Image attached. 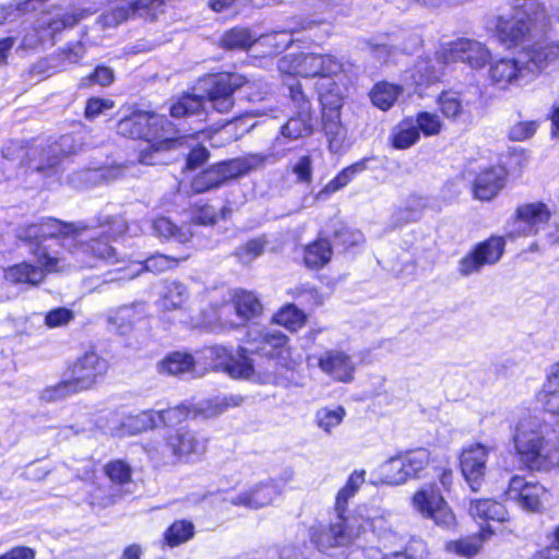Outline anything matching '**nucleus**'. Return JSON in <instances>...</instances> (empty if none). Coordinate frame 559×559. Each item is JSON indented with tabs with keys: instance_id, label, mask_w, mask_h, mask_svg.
Listing matches in <instances>:
<instances>
[{
	"instance_id": "obj_16",
	"label": "nucleus",
	"mask_w": 559,
	"mask_h": 559,
	"mask_svg": "<svg viewBox=\"0 0 559 559\" xmlns=\"http://www.w3.org/2000/svg\"><path fill=\"white\" fill-rule=\"evenodd\" d=\"M504 239L502 237H490L478 243L473 251L462 258L459 262V272L468 276L479 272L485 265L497 263L504 251Z\"/></svg>"
},
{
	"instance_id": "obj_30",
	"label": "nucleus",
	"mask_w": 559,
	"mask_h": 559,
	"mask_svg": "<svg viewBox=\"0 0 559 559\" xmlns=\"http://www.w3.org/2000/svg\"><path fill=\"white\" fill-rule=\"evenodd\" d=\"M365 469L354 471L346 484L337 491L334 502V512L347 515L349 500L358 492L359 488L365 483Z\"/></svg>"
},
{
	"instance_id": "obj_1",
	"label": "nucleus",
	"mask_w": 559,
	"mask_h": 559,
	"mask_svg": "<svg viewBox=\"0 0 559 559\" xmlns=\"http://www.w3.org/2000/svg\"><path fill=\"white\" fill-rule=\"evenodd\" d=\"M550 24L544 7L535 0L516 2L511 14L497 16L488 23V29L503 46L523 48L516 58H502L490 66L493 84L501 88L526 85L559 60V41L531 45L546 34Z\"/></svg>"
},
{
	"instance_id": "obj_63",
	"label": "nucleus",
	"mask_w": 559,
	"mask_h": 559,
	"mask_svg": "<svg viewBox=\"0 0 559 559\" xmlns=\"http://www.w3.org/2000/svg\"><path fill=\"white\" fill-rule=\"evenodd\" d=\"M216 215L211 206L204 205L193 214V222L200 225H210L215 222Z\"/></svg>"
},
{
	"instance_id": "obj_11",
	"label": "nucleus",
	"mask_w": 559,
	"mask_h": 559,
	"mask_svg": "<svg viewBox=\"0 0 559 559\" xmlns=\"http://www.w3.org/2000/svg\"><path fill=\"white\" fill-rule=\"evenodd\" d=\"M506 495L526 512H540L550 498L545 486L519 475L510 479Z\"/></svg>"
},
{
	"instance_id": "obj_61",
	"label": "nucleus",
	"mask_w": 559,
	"mask_h": 559,
	"mask_svg": "<svg viewBox=\"0 0 559 559\" xmlns=\"http://www.w3.org/2000/svg\"><path fill=\"white\" fill-rule=\"evenodd\" d=\"M209 158V152L203 146H198L193 148L187 159V165L189 168L193 169L202 164H204Z\"/></svg>"
},
{
	"instance_id": "obj_59",
	"label": "nucleus",
	"mask_w": 559,
	"mask_h": 559,
	"mask_svg": "<svg viewBox=\"0 0 559 559\" xmlns=\"http://www.w3.org/2000/svg\"><path fill=\"white\" fill-rule=\"evenodd\" d=\"M551 545L537 551L532 559H559V526L552 532Z\"/></svg>"
},
{
	"instance_id": "obj_49",
	"label": "nucleus",
	"mask_w": 559,
	"mask_h": 559,
	"mask_svg": "<svg viewBox=\"0 0 559 559\" xmlns=\"http://www.w3.org/2000/svg\"><path fill=\"white\" fill-rule=\"evenodd\" d=\"M539 128L537 120H523L513 123L508 132V136L511 141H526L534 136Z\"/></svg>"
},
{
	"instance_id": "obj_33",
	"label": "nucleus",
	"mask_w": 559,
	"mask_h": 559,
	"mask_svg": "<svg viewBox=\"0 0 559 559\" xmlns=\"http://www.w3.org/2000/svg\"><path fill=\"white\" fill-rule=\"evenodd\" d=\"M492 533L493 532L489 526L481 528L478 536H472L460 540L450 542L447 545V550L462 557L472 558L479 552L483 542L488 539Z\"/></svg>"
},
{
	"instance_id": "obj_47",
	"label": "nucleus",
	"mask_w": 559,
	"mask_h": 559,
	"mask_svg": "<svg viewBox=\"0 0 559 559\" xmlns=\"http://www.w3.org/2000/svg\"><path fill=\"white\" fill-rule=\"evenodd\" d=\"M312 126L306 116L290 118L282 128V134L290 140H297L311 133Z\"/></svg>"
},
{
	"instance_id": "obj_14",
	"label": "nucleus",
	"mask_w": 559,
	"mask_h": 559,
	"mask_svg": "<svg viewBox=\"0 0 559 559\" xmlns=\"http://www.w3.org/2000/svg\"><path fill=\"white\" fill-rule=\"evenodd\" d=\"M489 58V50L483 44L471 39H459L447 44L438 52V63L463 61L475 69L483 68Z\"/></svg>"
},
{
	"instance_id": "obj_35",
	"label": "nucleus",
	"mask_w": 559,
	"mask_h": 559,
	"mask_svg": "<svg viewBox=\"0 0 559 559\" xmlns=\"http://www.w3.org/2000/svg\"><path fill=\"white\" fill-rule=\"evenodd\" d=\"M157 426V413L154 411L141 412L136 415L128 416L121 428L117 431L119 437L127 435H138L147 429Z\"/></svg>"
},
{
	"instance_id": "obj_55",
	"label": "nucleus",
	"mask_w": 559,
	"mask_h": 559,
	"mask_svg": "<svg viewBox=\"0 0 559 559\" xmlns=\"http://www.w3.org/2000/svg\"><path fill=\"white\" fill-rule=\"evenodd\" d=\"M73 318L74 316L71 310L57 308L47 313L45 322L48 328L53 329L68 324Z\"/></svg>"
},
{
	"instance_id": "obj_39",
	"label": "nucleus",
	"mask_w": 559,
	"mask_h": 559,
	"mask_svg": "<svg viewBox=\"0 0 559 559\" xmlns=\"http://www.w3.org/2000/svg\"><path fill=\"white\" fill-rule=\"evenodd\" d=\"M346 411L343 406L321 407L316 412L317 426L326 433H332L344 420Z\"/></svg>"
},
{
	"instance_id": "obj_2",
	"label": "nucleus",
	"mask_w": 559,
	"mask_h": 559,
	"mask_svg": "<svg viewBox=\"0 0 559 559\" xmlns=\"http://www.w3.org/2000/svg\"><path fill=\"white\" fill-rule=\"evenodd\" d=\"M20 237L38 242L33 253L47 272L74 271L117 261L114 248L107 242L99 239L85 242L83 230L53 218L27 226Z\"/></svg>"
},
{
	"instance_id": "obj_15",
	"label": "nucleus",
	"mask_w": 559,
	"mask_h": 559,
	"mask_svg": "<svg viewBox=\"0 0 559 559\" xmlns=\"http://www.w3.org/2000/svg\"><path fill=\"white\" fill-rule=\"evenodd\" d=\"M489 448L481 443L464 447L460 454L461 473L473 491L479 490L486 472Z\"/></svg>"
},
{
	"instance_id": "obj_58",
	"label": "nucleus",
	"mask_w": 559,
	"mask_h": 559,
	"mask_svg": "<svg viewBox=\"0 0 559 559\" xmlns=\"http://www.w3.org/2000/svg\"><path fill=\"white\" fill-rule=\"evenodd\" d=\"M114 71L108 67H97L93 74L82 81V85H87L86 81L97 83L102 86H108L114 82Z\"/></svg>"
},
{
	"instance_id": "obj_28",
	"label": "nucleus",
	"mask_w": 559,
	"mask_h": 559,
	"mask_svg": "<svg viewBox=\"0 0 559 559\" xmlns=\"http://www.w3.org/2000/svg\"><path fill=\"white\" fill-rule=\"evenodd\" d=\"M195 360L187 353L174 352L157 364V370L162 374L178 376L195 372Z\"/></svg>"
},
{
	"instance_id": "obj_3",
	"label": "nucleus",
	"mask_w": 559,
	"mask_h": 559,
	"mask_svg": "<svg viewBox=\"0 0 559 559\" xmlns=\"http://www.w3.org/2000/svg\"><path fill=\"white\" fill-rule=\"evenodd\" d=\"M247 343L253 346V350L260 356L269 357L265 360L255 361L247 356V350L240 347L233 353L226 347L214 346L204 352L205 358L213 360V367L226 372L233 379L248 380L255 383H269L274 379V361L287 368L294 369L300 362V357L294 355L288 345V337L276 330L250 328L247 334Z\"/></svg>"
},
{
	"instance_id": "obj_52",
	"label": "nucleus",
	"mask_w": 559,
	"mask_h": 559,
	"mask_svg": "<svg viewBox=\"0 0 559 559\" xmlns=\"http://www.w3.org/2000/svg\"><path fill=\"white\" fill-rule=\"evenodd\" d=\"M76 392L79 391L74 389L72 381L68 377L66 380L57 383L56 385L46 388L41 392V399L47 402H53Z\"/></svg>"
},
{
	"instance_id": "obj_37",
	"label": "nucleus",
	"mask_w": 559,
	"mask_h": 559,
	"mask_svg": "<svg viewBox=\"0 0 559 559\" xmlns=\"http://www.w3.org/2000/svg\"><path fill=\"white\" fill-rule=\"evenodd\" d=\"M382 483L390 486H400L409 478L407 476L401 453L388 459L381 466Z\"/></svg>"
},
{
	"instance_id": "obj_13",
	"label": "nucleus",
	"mask_w": 559,
	"mask_h": 559,
	"mask_svg": "<svg viewBox=\"0 0 559 559\" xmlns=\"http://www.w3.org/2000/svg\"><path fill=\"white\" fill-rule=\"evenodd\" d=\"M551 212L545 203L532 202L520 205L509 225L508 235L511 238L528 237L537 234L548 223Z\"/></svg>"
},
{
	"instance_id": "obj_53",
	"label": "nucleus",
	"mask_w": 559,
	"mask_h": 559,
	"mask_svg": "<svg viewBox=\"0 0 559 559\" xmlns=\"http://www.w3.org/2000/svg\"><path fill=\"white\" fill-rule=\"evenodd\" d=\"M264 251V241L262 239H252L237 249V257L242 263H250Z\"/></svg>"
},
{
	"instance_id": "obj_51",
	"label": "nucleus",
	"mask_w": 559,
	"mask_h": 559,
	"mask_svg": "<svg viewBox=\"0 0 559 559\" xmlns=\"http://www.w3.org/2000/svg\"><path fill=\"white\" fill-rule=\"evenodd\" d=\"M292 173L299 183L310 185L313 178V159L310 155L300 156L292 164Z\"/></svg>"
},
{
	"instance_id": "obj_17",
	"label": "nucleus",
	"mask_w": 559,
	"mask_h": 559,
	"mask_svg": "<svg viewBox=\"0 0 559 559\" xmlns=\"http://www.w3.org/2000/svg\"><path fill=\"white\" fill-rule=\"evenodd\" d=\"M166 447L175 460L181 463L197 462L205 452V442L186 428L170 431L166 439Z\"/></svg>"
},
{
	"instance_id": "obj_18",
	"label": "nucleus",
	"mask_w": 559,
	"mask_h": 559,
	"mask_svg": "<svg viewBox=\"0 0 559 559\" xmlns=\"http://www.w3.org/2000/svg\"><path fill=\"white\" fill-rule=\"evenodd\" d=\"M108 369L105 359L95 353H86L70 369L69 379L79 392L91 389Z\"/></svg>"
},
{
	"instance_id": "obj_62",
	"label": "nucleus",
	"mask_w": 559,
	"mask_h": 559,
	"mask_svg": "<svg viewBox=\"0 0 559 559\" xmlns=\"http://www.w3.org/2000/svg\"><path fill=\"white\" fill-rule=\"evenodd\" d=\"M0 559H35V551L25 546H19L0 555Z\"/></svg>"
},
{
	"instance_id": "obj_34",
	"label": "nucleus",
	"mask_w": 559,
	"mask_h": 559,
	"mask_svg": "<svg viewBox=\"0 0 559 559\" xmlns=\"http://www.w3.org/2000/svg\"><path fill=\"white\" fill-rule=\"evenodd\" d=\"M420 133L413 118H406L394 127L391 134L392 146L396 150H406L416 144Z\"/></svg>"
},
{
	"instance_id": "obj_25",
	"label": "nucleus",
	"mask_w": 559,
	"mask_h": 559,
	"mask_svg": "<svg viewBox=\"0 0 559 559\" xmlns=\"http://www.w3.org/2000/svg\"><path fill=\"white\" fill-rule=\"evenodd\" d=\"M468 512L476 520L497 522L508 520V511L504 506L491 499L472 500Z\"/></svg>"
},
{
	"instance_id": "obj_23",
	"label": "nucleus",
	"mask_w": 559,
	"mask_h": 559,
	"mask_svg": "<svg viewBox=\"0 0 559 559\" xmlns=\"http://www.w3.org/2000/svg\"><path fill=\"white\" fill-rule=\"evenodd\" d=\"M186 259L187 257L176 259L165 254H154L146 259L144 264L132 263L128 269L119 270V272H122L123 274L118 277H111L109 281L131 280L139 275L144 269L151 272H165L175 267L180 261Z\"/></svg>"
},
{
	"instance_id": "obj_29",
	"label": "nucleus",
	"mask_w": 559,
	"mask_h": 559,
	"mask_svg": "<svg viewBox=\"0 0 559 559\" xmlns=\"http://www.w3.org/2000/svg\"><path fill=\"white\" fill-rule=\"evenodd\" d=\"M45 271L47 270L44 266L36 267L28 263H19L4 271V278L11 284L37 285L43 282Z\"/></svg>"
},
{
	"instance_id": "obj_5",
	"label": "nucleus",
	"mask_w": 559,
	"mask_h": 559,
	"mask_svg": "<svg viewBox=\"0 0 559 559\" xmlns=\"http://www.w3.org/2000/svg\"><path fill=\"white\" fill-rule=\"evenodd\" d=\"M205 95H185L170 108L173 117L180 118L198 114L201 109L211 108L217 112H228L234 107V93L241 86L253 88L254 83H249L245 76L237 73H221L212 75L204 81Z\"/></svg>"
},
{
	"instance_id": "obj_6",
	"label": "nucleus",
	"mask_w": 559,
	"mask_h": 559,
	"mask_svg": "<svg viewBox=\"0 0 559 559\" xmlns=\"http://www.w3.org/2000/svg\"><path fill=\"white\" fill-rule=\"evenodd\" d=\"M123 136L145 140L155 152L169 150L175 143L176 130L164 116L151 111L136 110L121 119L117 126Z\"/></svg>"
},
{
	"instance_id": "obj_60",
	"label": "nucleus",
	"mask_w": 559,
	"mask_h": 559,
	"mask_svg": "<svg viewBox=\"0 0 559 559\" xmlns=\"http://www.w3.org/2000/svg\"><path fill=\"white\" fill-rule=\"evenodd\" d=\"M111 320L118 325V329L122 330L134 323V311L132 308L123 307L116 312Z\"/></svg>"
},
{
	"instance_id": "obj_32",
	"label": "nucleus",
	"mask_w": 559,
	"mask_h": 559,
	"mask_svg": "<svg viewBox=\"0 0 559 559\" xmlns=\"http://www.w3.org/2000/svg\"><path fill=\"white\" fill-rule=\"evenodd\" d=\"M233 304L237 316L243 321L255 319L263 311L260 300L250 292L241 290L235 293Z\"/></svg>"
},
{
	"instance_id": "obj_41",
	"label": "nucleus",
	"mask_w": 559,
	"mask_h": 559,
	"mask_svg": "<svg viewBox=\"0 0 559 559\" xmlns=\"http://www.w3.org/2000/svg\"><path fill=\"white\" fill-rule=\"evenodd\" d=\"M241 403L242 397L240 395L216 397L202 402L195 412L206 418H211L221 415L229 407L239 406Z\"/></svg>"
},
{
	"instance_id": "obj_57",
	"label": "nucleus",
	"mask_w": 559,
	"mask_h": 559,
	"mask_svg": "<svg viewBox=\"0 0 559 559\" xmlns=\"http://www.w3.org/2000/svg\"><path fill=\"white\" fill-rule=\"evenodd\" d=\"M114 108V102L107 98H91L85 108L88 119H95L106 110Z\"/></svg>"
},
{
	"instance_id": "obj_48",
	"label": "nucleus",
	"mask_w": 559,
	"mask_h": 559,
	"mask_svg": "<svg viewBox=\"0 0 559 559\" xmlns=\"http://www.w3.org/2000/svg\"><path fill=\"white\" fill-rule=\"evenodd\" d=\"M254 43V37L247 28H233L222 38L226 48H248Z\"/></svg>"
},
{
	"instance_id": "obj_43",
	"label": "nucleus",
	"mask_w": 559,
	"mask_h": 559,
	"mask_svg": "<svg viewBox=\"0 0 559 559\" xmlns=\"http://www.w3.org/2000/svg\"><path fill=\"white\" fill-rule=\"evenodd\" d=\"M194 535V525L190 521H175L164 533L165 544L177 547L190 540Z\"/></svg>"
},
{
	"instance_id": "obj_44",
	"label": "nucleus",
	"mask_w": 559,
	"mask_h": 559,
	"mask_svg": "<svg viewBox=\"0 0 559 559\" xmlns=\"http://www.w3.org/2000/svg\"><path fill=\"white\" fill-rule=\"evenodd\" d=\"M401 456L409 479L418 477L430 463V452L424 448L401 453Z\"/></svg>"
},
{
	"instance_id": "obj_46",
	"label": "nucleus",
	"mask_w": 559,
	"mask_h": 559,
	"mask_svg": "<svg viewBox=\"0 0 559 559\" xmlns=\"http://www.w3.org/2000/svg\"><path fill=\"white\" fill-rule=\"evenodd\" d=\"M414 123L417 127L419 133L421 132L425 136L438 135L442 128L443 122L437 114L420 111L416 115Z\"/></svg>"
},
{
	"instance_id": "obj_26",
	"label": "nucleus",
	"mask_w": 559,
	"mask_h": 559,
	"mask_svg": "<svg viewBox=\"0 0 559 559\" xmlns=\"http://www.w3.org/2000/svg\"><path fill=\"white\" fill-rule=\"evenodd\" d=\"M366 168V159L344 168L316 194V200L322 201L328 199L331 194L347 186L357 174L364 171Z\"/></svg>"
},
{
	"instance_id": "obj_45",
	"label": "nucleus",
	"mask_w": 559,
	"mask_h": 559,
	"mask_svg": "<svg viewBox=\"0 0 559 559\" xmlns=\"http://www.w3.org/2000/svg\"><path fill=\"white\" fill-rule=\"evenodd\" d=\"M154 231L164 238H174L179 242H187L191 239L192 233L188 227L178 228L166 217L157 218L153 224Z\"/></svg>"
},
{
	"instance_id": "obj_9",
	"label": "nucleus",
	"mask_w": 559,
	"mask_h": 559,
	"mask_svg": "<svg viewBox=\"0 0 559 559\" xmlns=\"http://www.w3.org/2000/svg\"><path fill=\"white\" fill-rule=\"evenodd\" d=\"M513 442L520 461L531 469H540L544 466L542 455L544 438L537 424L530 418L518 423L513 435Z\"/></svg>"
},
{
	"instance_id": "obj_42",
	"label": "nucleus",
	"mask_w": 559,
	"mask_h": 559,
	"mask_svg": "<svg viewBox=\"0 0 559 559\" xmlns=\"http://www.w3.org/2000/svg\"><path fill=\"white\" fill-rule=\"evenodd\" d=\"M401 88L397 85L381 82L373 86L370 92L372 104L381 110H388L396 102Z\"/></svg>"
},
{
	"instance_id": "obj_56",
	"label": "nucleus",
	"mask_w": 559,
	"mask_h": 559,
	"mask_svg": "<svg viewBox=\"0 0 559 559\" xmlns=\"http://www.w3.org/2000/svg\"><path fill=\"white\" fill-rule=\"evenodd\" d=\"M157 413V424L165 423L167 425H174L180 423L182 419L187 418L189 415V411L186 406H177L171 407L163 412Z\"/></svg>"
},
{
	"instance_id": "obj_50",
	"label": "nucleus",
	"mask_w": 559,
	"mask_h": 559,
	"mask_svg": "<svg viewBox=\"0 0 559 559\" xmlns=\"http://www.w3.org/2000/svg\"><path fill=\"white\" fill-rule=\"evenodd\" d=\"M105 473L111 481L127 484L131 480L132 469L124 461L114 460L106 464Z\"/></svg>"
},
{
	"instance_id": "obj_21",
	"label": "nucleus",
	"mask_w": 559,
	"mask_h": 559,
	"mask_svg": "<svg viewBox=\"0 0 559 559\" xmlns=\"http://www.w3.org/2000/svg\"><path fill=\"white\" fill-rule=\"evenodd\" d=\"M506 169L501 166H490L481 169L473 182V194L480 201H490L504 188Z\"/></svg>"
},
{
	"instance_id": "obj_64",
	"label": "nucleus",
	"mask_w": 559,
	"mask_h": 559,
	"mask_svg": "<svg viewBox=\"0 0 559 559\" xmlns=\"http://www.w3.org/2000/svg\"><path fill=\"white\" fill-rule=\"evenodd\" d=\"M340 236L343 239V243L346 246H355L362 240V234L360 231L349 228H344Z\"/></svg>"
},
{
	"instance_id": "obj_10",
	"label": "nucleus",
	"mask_w": 559,
	"mask_h": 559,
	"mask_svg": "<svg viewBox=\"0 0 559 559\" xmlns=\"http://www.w3.org/2000/svg\"><path fill=\"white\" fill-rule=\"evenodd\" d=\"M280 70L300 76H330L342 70V63L332 56L304 53L297 57H285L280 61Z\"/></svg>"
},
{
	"instance_id": "obj_40",
	"label": "nucleus",
	"mask_w": 559,
	"mask_h": 559,
	"mask_svg": "<svg viewBox=\"0 0 559 559\" xmlns=\"http://www.w3.org/2000/svg\"><path fill=\"white\" fill-rule=\"evenodd\" d=\"M189 297L185 285L178 282L167 283L160 292V306L166 310L181 308Z\"/></svg>"
},
{
	"instance_id": "obj_4",
	"label": "nucleus",
	"mask_w": 559,
	"mask_h": 559,
	"mask_svg": "<svg viewBox=\"0 0 559 559\" xmlns=\"http://www.w3.org/2000/svg\"><path fill=\"white\" fill-rule=\"evenodd\" d=\"M393 532L391 512L376 503L357 504L347 515L335 513L329 524L316 523L308 528L310 543L322 552L348 548L368 533L383 538Z\"/></svg>"
},
{
	"instance_id": "obj_8",
	"label": "nucleus",
	"mask_w": 559,
	"mask_h": 559,
	"mask_svg": "<svg viewBox=\"0 0 559 559\" xmlns=\"http://www.w3.org/2000/svg\"><path fill=\"white\" fill-rule=\"evenodd\" d=\"M414 510L443 530L457 525L456 515L436 485H424L412 497Z\"/></svg>"
},
{
	"instance_id": "obj_7",
	"label": "nucleus",
	"mask_w": 559,
	"mask_h": 559,
	"mask_svg": "<svg viewBox=\"0 0 559 559\" xmlns=\"http://www.w3.org/2000/svg\"><path fill=\"white\" fill-rule=\"evenodd\" d=\"M263 163L264 157L259 154L218 163L197 175L191 182V188L198 193L215 189L230 179L247 174Z\"/></svg>"
},
{
	"instance_id": "obj_31",
	"label": "nucleus",
	"mask_w": 559,
	"mask_h": 559,
	"mask_svg": "<svg viewBox=\"0 0 559 559\" xmlns=\"http://www.w3.org/2000/svg\"><path fill=\"white\" fill-rule=\"evenodd\" d=\"M441 68L432 64L431 60H420L414 69L405 76L404 82L415 88L428 85L440 79Z\"/></svg>"
},
{
	"instance_id": "obj_19",
	"label": "nucleus",
	"mask_w": 559,
	"mask_h": 559,
	"mask_svg": "<svg viewBox=\"0 0 559 559\" xmlns=\"http://www.w3.org/2000/svg\"><path fill=\"white\" fill-rule=\"evenodd\" d=\"M280 496V490L273 481H262L254 486L229 493L226 500L236 507L259 510L272 504Z\"/></svg>"
},
{
	"instance_id": "obj_54",
	"label": "nucleus",
	"mask_w": 559,
	"mask_h": 559,
	"mask_svg": "<svg viewBox=\"0 0 559 559\" xmlns=\"http://www.w3.org/2000/svg\"><path fill=\"white\" fill-rule=\"evenodd\" d=\"M441 112L448 118H455L462 111V104L454 93H443L439 97Z\"/></svg>"
},
{
	"instance_id": "obj_36",
	"label": "nucleus",
	"mask_w": 559,
	"mask_h": 559,
	"mask_svg": "<svg viewBox=\"0 0 559 559\" xmlns=\"http://www.w3.org/2000/svg\"><path fill=\"white\" fill-rule=\"evenodd\" d=\"M332 257V248L326 239H318L305 248L304 262L309 269L323 267Z\"/></svg>"
},
{
	"instance_id": "obj_27",
	"label": "nucleus",
	"mask_w": 559,
	"mask_h": 559,
	"mask_svg": "<svg viewBox=\"0 0 559 559\" xmlns=\"http://www.w3.org/2000/svg\"><path fill=\"white\" fill-rule=\"evenodd\" d=\"M366 168V159L344 168L316 194V200L322 201L328 199L331 194L347 186L357 174L364 171Z\"/></svg>"
},
{
	"instance_id": "obj_22",
	"label": "nucleus",
	"mask_w": 559,
	"mask_h": 559,
	"mask_svg": "<svg viewBox=\"0 0 559 559\" xmlns=\"http://www.w3.org/2000/svg\"><path fill=\"white\" fill-rule=\"evenodd\" d=\"M165 1L166 0H126L111 12L104 14V23L105 25L114 26L127 20L130 12H154L159 9Z\"/></svg>"
},
{
	"instance_id": "obj_38",
	"label": "nucleus",
	"mask_w": 559,
	"mask_h": 559,
	"mask_svg": "<svg viewBox=\"0 0 559 559\" xmlns=\"http://www.w3.org/2000/svg\"><path fill=\"white\" fill-rule=\"evenodd\" d=\"M307 317L296 306L289 304L281 308L272 318L275 324L282 325L290 332L299 331L306 323Z\"/></svg>"
},
{
	"instance_id": "obj_24",
	"label": "nucleus",
	"mask_w": 559,
	"mask_h": 559,
	"mask_svg": "<svg viewBox=\"0 0 559 559\" xmlns=\"http://www.w3.org/2000/svg\"><path fill=\"white\" fill-rule=\"evenodd\" d=\"M559 361L551 366L537 400L551 414H559Z\"/></svg>"
},
{
	"instance_id": "obj_20",
	"label": "nucleus",
	"mask_w": 559,
	"mask_h": 559,
	"mask_svg": "<svg viewBox=\"0 0 559 559\" xmlns=\"http://www.w3.org/2000/svg\"><path fill=\"white\" fill-rule=\"evenodd\" d=\"M318 366L322 372L338 382H350L354 379L356 364L353 358L340 349H331L321 354Z\"/></svg>"
},
{
	"instance_id": "obj_12",
	"label": "nucleus",
	"mask_w": 559,
	"mask_h": 559,
	"mask_svg": "<svg viewBox=\"0 0 559 559\" xmlns=\"http://www.w3.org/2000/svg\"><path fill=\"white\" fill-rule=\"evenodd\" d=\"M320 102L322 106V120L325 134L331 151H338L344 139L345 129L341 123V109L343 106V96L338 88L320 92Z\"/></svg>"
}]
</instances>
